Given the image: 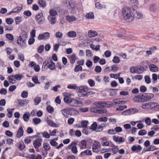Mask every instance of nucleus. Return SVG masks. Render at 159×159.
Masks as SVG:
<instances>
[{"label":"nucleus","mask_w":159,"mask_h":159,"mask_svg":"<svg viewBox=\"0 0 159 159\" xmlns=\"http://www.w3.org/2000/svg\"><path fill=\"white\" fill-rule=\"evenodd\" d=\"M120 61L119 58L117 56H115L113 58L112 61L114 63H118Z\"/></svg>","instance_id":"nucleus-32"},{"label":"nucleus","mask_w":159,"mask_h":159,"mask_svg":"<svg viewBox=\"0 0 159 159\" xmlns=\"http://www.w3.org/2000/svg\"><path fill=\"white\" fill-rule=\"evenodd\" d=\"M135 98H137L139 100V101L140 102L146 101L145 93L139 94L138 95L135 97L133 98V100L134 101H136Z\"/></svg>","instance_id":"nucleus-9"},{"label":"nucleus","mask_w":159,"mask_h":159,"mask_svg":"<svg viewBox=\"0 0 159 159\" xmlns=\"http://www.w3.org/2000/svg\"><path fill=\"white\" fill-rule=\"evenodd\" d=\"M30 114L29 112L25 113L23 116V118L24 120L25 121H27L29 119Z\"/></svg>","instance_id":"nucleus-22"},{"label":"nucleus","mask_w":159,"mask_h":159,"mask_svg":"<svg viewBox=\"0 0 159 159\" xmlns=\"http://www.w3.org/2000/svg\"><path fill=\"white\" fill-rule=\"evenodd\" d=\"M98 108L97 107H92L90 109V111L91 112L97 113Z\"/></svg>","instance_id":"nucleus-55"},{"label":"nucleus","mask_w":159,"mask_h":159,"mask_svg":"<svg viewBox=\"0 0 159 159\" xmlns=\"http://www.w3.org/2000/svg\"><path fill=\"white\" fill-rule=\"evenodd\" d=\"M6 37L11 41H12L13 39V36L10 34H7L6 35Z\"/></svg>","instance_id":"nucleus-44"},{"label":"nucleus","mask_w":159,"mask_h":159,"mask_svg":"<svg viewBox=\"0 0 159 159\" xmlns=\"http://www.w3.org/2000/svg\"><path fill=\"white\" fill-rule=\"evenodd\" d=\"M122 114L124 115H130V111L129 109L127 110L124 111H123L122 113Z\"/></svg>","instance_id":"nucleus-57"},{"label":"nucleus","mask_w":159,"mask_h":159,"mask_svg":"<svg viewBox=\"0 0 159 159\" xmlns=\"http://www.w3.org/2000/svg\"><path fill=\"white\" fill-rule=\"evenodd\" d=\"M27 38V34L25 32L21 34L17 39V43L22 47L25 44L26 39Z\"/></svg>","instance_id":"nucleus-4"},{"label":"nucleus","mask_w":159,"mask_h":159,"mask_svg":"<svg viewBox=\"0 0 159 159\" xmlns=\"http://www.w3.org/2000/svg\"><path fill=\"white\" fill-rule=\"evenodd\" d=\"M71 150L72 152L76 154L78 152L77 147L75 145L72 146Z\"/></svg>","instance_id":"nucleus-45"},{"label":"nucleus","mask_w":159,"mask_h":159,"mask_svg":"<svg viewBox=\"0 0 159 159\" xmlns=\"http://www.w3.org/2000/svg\"><path fill=\"white\" fill-rule=\"evenodd\" d=\"M65 44H61L60 43L55 44L53 46L54 50L56 52L58 51L60 45L64 46Z\"/></svg>","instance_id":"nucleus-41"},{"label":"nucleus","mask_w":159,"mask_h":159,"mask_svg":"<svg viewBox=\"0 0 159 159\" xmlns=\"http://www.w3.org/2000/svg\"><path fill=\"white\" fill-rule=\"evenodd\" d=\"M145 122L148 125H150L151 123V119L149 117H147L145 119Z\"/></svg>","instance_id":"nucleus-64"},{"label":"nucleus","mask_w":159,"mask_h":159,"mask_svg":"<svg viewBox=\"0 0 159 159\" xmlns=\"http://www.w3.org/2000/svg\"><path fill=\"white\" fill-rule=\"evenodd\" d=\"M67 1H66V4L67 6V7L68 8H69L70 9H74V5L73 3L72 2H70L68 1V4L67 5Z\"/></svg>","instance_id":"nucleus-28"},{"label":"nucleus","mask_w":159,"mask_h":159,"mask_svg":"<svg viewBox=\"0 0 159 159\" xmlns=\"http://www.w3.org/2000/svg\"><path fill=\"white\" fill-rule=\"evenodd\" d=\"M102 143L103 146H108L109 145V143L106 139H103L102 141Z\"/></svg>","instance_id":"nucleus-63"},{"label":"nucleus","mask_w":159,"mask_h":159,"mask_svg":"<svg viewBox=\"0 0 159 159\" xmlns=\"http://www.w3.org/2000/svg\"><path fill=\"white\" fill-rule=\"evenodd\" d=\"M147 134V131L144 129L141 130H140L138 133L139 135H145Z\"/></svg>","instance_id":"nucleus-52"},{"label":"nucleus","mask_w":159,"mask_h":159,"mask_svg":"<svg viewBox=\"0 0 159 159\" xmlns=\"http://www.w3.org/2000/svg\"><path fill=\"white\" fill-rule=\"evenodd\" d=\"M29 102L28 100L27 99H23L18 100V104L19 106L23 107L26 105Z\"/></svg>","instance_id":"nucleus-10"},{"label":"nucleus","mask_w":159,"mask_h":159,"mask_svg":"<svg viewBox=\"0 0 159 159\" xmlns=\"http://www.w3.org/2000/svg\"><path fill=\"white\" fill-rule=\"evenodd\" d=\"M23 14L27 16H30L32 14L31 11L29 10L25 11Z\"/></svg>","instance_id":"nucleus-61"},{"label":"nucleus","mask_w":159,"mask_h":159,"mask_svg":"<svg viewBox=\"0 0 159 159\" xmlns=\"http://www.w3.org/2000/svg\"><path fill=\"white\" fill-rule=\"evenodd\" d=\"M145 82L147 84H149L151 81L150 78L149 76L146 75L144 77Z\"/></svg>","instance_id":"nucleus-40"},{"label":"nucleus","mask_w":159,"mask_h":159,"mask_svg":"<svg viewBox=\"0 0 159 159\" xmlns=\"http://www.w3.org/2000/svg\"><path fill=\"white\" fill-rule=\"evenodd\" d=\"M28 93L25 91H23L21 94V97L24 98H26L28 97Z\"/></svg>","instance_id":"nucleus-54"},{"label":"nucleus","mask_w":159,"mask_h":159,"mask_svg":"<svg viewBox=\"0 0 159 159\" xmlns=\"http://www.w3.org/2000/svg\"><path fill=\"white\" fill-rule=\"evenodd\" d=\"M39 3L41 6L43 7L46 6V4L44 0H40Z\"/></svg>","instance_id":"nucleus-49"},{"label":"nucleus","mask_w":159,"mask_h":159,"mask_svg":"<svg viewBox=\"0 0 159 159\" xmlns=\"http://www.w3.org/2000/svg\"><path fill=\"white\" fill-rule=\"evenodd\" d=\"M24 131L22 127H20L18 130L17 133V136L20 138L23 134Z\"/></svg>","instance_id":"nucleus-17"},{"label":"nucleus","mask_w":159,"mask_h":159,"mask_svg":"<svg viewBox=\"0 0 159 159\" xmlns=\"http://www.w3.org/2000/svg\"><path fill=\"white\" fill-rule=\"evenodd\" d=\"M22 17L20 16H18L16 17L15 19L16 24L17 25L19 24L22 21Z\"/></svg>","instance_id":"nucleus-42"},{"label":"nucleus","mask_w":159,"mask_h":159,"mask_svg":"<svg viewBox=\"0 0 159 159\" xmlns=\"http://www.w3.org/2000/svg\"><path fill=\"white\" fill-rule=\"evenodd\" d=\"M56 18V17H52L51 16H48V20L51 24L52 25L55 24L57 22Z\"/></svg>","instance_id":"nucleus-13"},{"label":"nucleus","mask_w":159,"mask_h":159,"mask_svg":"<svg viewBox=\"0 0 159 159\" xmlns=\"http://www.w3.org/2000/svg\"><path fill=\"white\" fill-rule=\"evenodd\" d=\"M100 143L98 142L95 141L92 145V149L93 152V150H96L98 149V147L99 146Z\"/></svg>","instance_id":"nucleus-23"},{"label":"nucleus","mask_w":159,"mask_h":159,"mask_svg":"<svg viewBox=\"0 0 159 159\" xmlns=\"http://www.w3.org/2000/svg\"><path fill=\"white\" fill-rule=\"evenodd\" d=\"M23 9V6L22 5H21V6H18L16 7L13 8L12 10L13 11V12L14 13H19V12L21 10Z\"/></svg>","instance_id":"nucleus-20"},{"label":"nucleus","mask_w":159,"mask_h":159,"mask_svg":"<svg viewBox=\"0 0 159 159\" xmlns=\"http://www.w3.org/2000/svg\"><path fill=\"white\" fill-rule=\"evenodd\" d=\"M88 121L87 120H84L81 121V125L82 127L84 128H88Z\"/></svg>","instance_id":"nucleus-25"},{"label":"nucleus","mask_w":159,"mask_h":159,"mask_svg":"<svg viewBox=\"0 0 159 159\" xmlns=\"http://www.w3.org/2000/svg\"><path fill=\"white\" fill-rule=\"evenodd\" d=\"M61 112L63 114V115L66 117H67V113L68 112L69 114H70L71 115L72 114L71 113H72L73 112H74L75 111V109L73 108H71L70 109H64L62 110H61Z\"/></svg>","instance_id":"nucleus-7"},{"label":"nucleus","mask_w":159,"mask_h":159,"mask_svg":"<svg viewBox=\"0 0 159 159\" xmlns=\"http://www.w3.org/2000/svg\"><path fill=\"white\" fill-rule=\"evenodd\" d=\"M130 2L132 5L134 6H137L139 3V2L137 0H131Z\"/></svg>","instance_id":"nucleus-60"},{"label":"nucleus","mask_w":159,"mask_h":159,"mask_svg":"<svg viewBox=\"0 0 159 159\" xmlns=\"http://www.w3.org/2000/svg\"><path fill=\"white\" fill-rule=\"evenodd\" d=\"M131 11L129 7L124 8L123 9L122 14L124 19L129 22H131L135 16L138 18L142 17V14L139 12H137L136 10L133 11V13L131 12Z\"/></svg>","instance_id":"nucleus-1"},{"label":"nucleus","mask_w":159,"mask_h":159,"mask_svg":"<svg viewBox=\"0 0 159 159\" xmlns=\"http://www.w3.org/2000/svg\"><path fill=\"white\" fill-rule=\"evenodd\" d=\"M47 123L51 126L53 127H57L58 126H57V124L51 120H47Z\"/></svg>","instance_id":"nucleus-31"},{"label":"nucleus","mask_w":159,"mask_h":159,"mask_svg":"<svg viewBox=\"0 0 159 159\" xmlns=\"http://www.w3.org/2000/svg\"><path fill=\"white\" fill-rule=\"evenodd\" d=\"M88 82L91 87H93L95 85V82L92 79H89L88 80Z\"/></svg>","instance_id":"nucleus-46"},{"label":"nucleus","mask_w":159,"mask_h":159,"mask_svg":"<svg viewBox=\"0 0 159 159\" xmlns=\"http://www.w3.org/2000/svg\"><path fill=\"white\" fill-rule=\"evenodd\" d=\"M98 121L100 122H106L107 120V117H101L98 118Z\"/></svg>","instance_id":"nucleus-58"},{"label":"nucleus","mask_w":159,"mask_h":159,"mask_svg":"<svg viewBox=\"0 0 159 159\" xmlns=\"http://www.w3.org/2000/svg\"><path fill=\"white\" fill-rule=\"evenodd\" d=\"M64 100L65 103L72 107L81 106V105L83 104L82 101H78L71 98L66 97L64 98Z\"/></svg>","instance_id":"nucleus-2"},{"label":"nucleus","mask_w":159,"mask_h":159,"mask_svg":"<svg viewBox=\"0 0 159 159\" xmlns=\"http://www.w3.org/2000/svg\"><path fill=\"white\" fill-rule=\"evenodd\" d=\"M50 37L49 34L48 32H46L43 34H39L38 37V39L39 40H47Z\"/></svg>","instance_id":"nucleus-6"},{"label":"nucleus","mask_w":159,"mask_h":159,"mask_svg":"<svg viewBox=\"0 0 159 159\" xmlns=\"http://www.w3.org/2000/svg\"><path fill=\"white\" fill-rule=\"evenodd\" d=\"M102 70V68L99 66H97L95 67V71L97 73H100Z\"/></svg>","instance_id":"nucleus-59"},{"label":"nucleus","mask_w":159,"mask_h":159,"mask_svg":"<svg viewBox=\"0 0 159 159\" xmlns=\"http://www.w3.org/2000/svg\"><path fill=\"white\" fill-rule=\"evenodd\" d=\"M67 88L69 89H75L77 88V86L75 84H69L68 85Z\"/></svg>","instance_id":"nucleus-34"},{"label":"nucleus","mask_w":159,"mask_h":159,"mask_svg":"<svg viewBox=\"0 0 159 159\" xmlns=\"http://www.w3.org/2000/svg\"><path fill=\"white\" fill-rule=\"evenodd\" d=\"M94 105L98 108H102L106 106V103L101 102H95L94 103Z\"/></svg>","instance_id":"nucleus-11"},{"label":"nucleus","mask_w":159,"mask_h":159,"mask_svg":"<svg viewBox=\"0 0 159 159\" xmlns=\"http://www.w3.org/2000/svg\"><path fill=\"white\" fill-rule=\"evenodd\" d=\"M98 35L97 33L95 31L92 30H90L88 32V35L89 37L92 38L93 37H95Z\"/></svg>","instance_id":"nucleus-18"},{"label":"nucleus","mask_w":159,"mask_h":159,"mask_svg":"<svg viewBox=\"0 0 159 159\" xmlns=\"http://www.w3.org/2000/svg\"><path fill=\"white\" fill-rule=\"evenodd\" d=\"M83 153H85L87 155H92L91 151L89 149L86 150L84 152H82L80 154H82Z\"/></svg>","instance_id":"nucleus-47"},{"label":"nucleus","mask_w":159,"mask_h":159,"mask_svg":"<svg viewBox=\"0 0 159 159\" xmlns=\"http://www.w3.org/2000/svg\"><path fill=\"white\" fill-rule=\"evenodd\" d=\"M139 66L140 73H141L144 71H146L148 68L147 66L146 65Z\"/></svg>","instance_id":"nucleus-19"},{"label":"nucleus","mask_w":159,"mask_h":159,"mask_svg":"<svg viewBox=\"0 0 159 159\" xmlns=\"http://www.w3.org/2000/svg\"><path fill=\"white\" fill-rule=\"evenodd\" d=\"M43 147L46 151L49 150L50 149V146L48 143H44L43 144Z\"/></svg>","instance_id":"nucleus-36"},{"label":"nucleus","mask_w":159,"mask_h":159,"mask_svg":"<svg viewBox=\"0 0 159 159\" xmlns=\"http://www.w3.org/2000/svg\"><path fill=\"white\" fill-rule=\"evenodd\" d=\"M92 62L89 60H87L86 63V66L89 68L92 66Z\"/></svg>","instance_id":"nucleus-53"},{"label":"nucleus","mask_w":159,"mask_h":159,"mask_svg":"<svg viewBox=\"0 0 159 159\" xmlns=\"http://www.w3.org/2000/svg\"><path fill=\"white\" fill-rule=\"evenodd\" d=\"M158 79V76L156 74H153L152 75V80H153L154 83Z\"/></svg>","instance_id":"nucleus-62"},{"label":"nucleus","mask_w":159,"mask_h":159,"mask_svg":"<svg viewBox=\"0 0 159 159\" xmlns=\"http://www.w3.org/2000/svg\"><path fill=\"white\" fill-rule=\"evenodd\" d=\"M98 125L96 122H94L91 125L90 129L95 131L97 129Z\"/></svg>","instance_id":"nucleus-29"},{"label":"nucleus","mask_w":159,"mask_h":159,"mask_svg":"<svg viewBox=\"0 0 159 159\" xmlns=\"http://www.w3.org/2000/svg\"><path fill=\"white\" fill-rule=\"evenodd\" d=\"M47 111L49 113H52L54 111L53 107L51 106H48L46 108Z\"/></svg>","instance_id":"nucleus-43"},{"label":"nucleus","mask_w":159,"mask_h":159,"mask_svg":"<svg viewBox=\"0 0 159 159\" xmlns=\"http://www.w3.org/2000/svg\"><path fill=\"white\" fill-rule=\"evenodd\" d=\"M23 75L20 74H16L14 75H10L7 78V80L10 84H15L16 80L19 81L23 78Z\"/></svg>","instance_id":"nucleus-3"},{"label":"nucleus","mask_w":159,"mask_h":159,"mask_svg":"<svg viewBox=\"0 0 159 159\" xmlns=\"http://www.w3.org/2000/svg\"><path fill=\"white\" fill-rule=\"evenodd\" d=\"M62 33L60 31L57 32L55 34L56 37L57 38H61L62 37Z\"/></svg>","instance_id":"nucleus-50"},{"label":"nucleus","mask_w":159,"mask_h":159,"mask_svg":"<svg viewBox=\"0 0 159 159\" xmlns=\"http://www.w3.org/2000/svg\"><path fill=\"white\" fill-rule=\"evenodd\" d=\"M86 17L88 19H93L94 14L93 12H90L86 14Z\"/></svg>","instance_id":"nucleus-35"},{"label":"nucleus","mask_w":159,"mask_h":159,"mask_svg":"<svg viewBox=\"0 0 159 159\" xmlns=\"http://www.w3.org/2000/svg\"><path fill=\"white\" fill-rule=\"evenodd\" d=\"M25 147V146L23 142L20 143L19 144V148L20 150H22Z\"/></svg>","instance_id":"nucleus-48"},{"label":"nucleus","mask_w":159,"mask_h":159,"mask_svg":"<svg viewBox=\"0 0 159 159\" xmlns=\"http://www.w3.org/2000/svg\"><path fill=\"white\" fill-rule=\"evenodd\" d=\"M130 115L135 114L138 112L139 110L136 108H131L129 109Z\"/></svg>","instance_id":"nucleus-38"},{"label":"nucleus","mask_w":159,"mask_h":159,"mask_svg":"<svg viewBox=\"0 0 159 159\" xmlns=\"http://www.w3.org/2000/svg\"><path fill=\"white\" fill-rule=\"evenodd\" d=\"M33 121L35 124H38L40 122L41 120L39 118H35L33 119Z\"/></svg>","instance_id":"nucleus-51"},{"label":"nucleus","mask_w":159,"mask_h":159,"mask_svg":"<svg viewBox=\"0 0 159 159\" xmlns=\"http://www.w3.org/2000/svg\"><path fill=\"white\" fill-rule=\"evenodd\" d=\"M32 80L35 84H40V83L38 81V78L37 76H33L32 78Z\"/></svg>","instance_id":"nucleus-37"},{"label":"nucleus","mask_w":159,"mask_h":159,"mask_svg":"<svg viewBox=\"0 0 159 159\" xmlns=\"http://www.w3.org/2000/svg\"><path fill=\"white\" fill-rule=\"evenodd\" d=\"M48 61L49 63L48 64V68L51 70H54L55 68L54 63L50 60H49Z\"/></svg>","instance_id":"nucleus-16"},{"label":"nucleus","mask_w":159,"mask_h":159,"mask_svg":"<svg viewBox=\"0 0 159 159\" xmlns=\"http://www.w3.org/2000/svg\"><path fill=\"white\" fill-rule=\"evenodd\" d=\"M142 107L143 109H150V103H146V104L142 105Z\"/></svg>","instance_id":"nucleus-56"},{"label":"nucleus","mask_w":159,"mask_h":159,"mask_svg":"<svg viewBox=\"0 0 159 159\" xmlns=\"http://www.w3.org/2000/svg\"><path fill=\"white\" fill-rule=\"evenodd\" d=\"M35 19L39 25H41L44 21V18L42 13H39L35 16Z\"/></svg>","instance_id":"nucleus-5"},{"label":"nucleus","mask_w":159,"mask_h":159,"mask_svg":"<svg viewBox=\"0 0 159 159\" xmlns=\"http://www.w3.org/2000/svg\"><path fill=\"white\" fill-rule=\"evenodd\" d=\"M44 49V45H41L37 48L38 52L39 53H41L43 51Z\"/></svg>","instance_id":"nucleus-33"},{"label":"nucleus","mask_w":159,"mask_h":159,"mask_svg":"<svg viewBox=\"0 0 159 159\" xmlns=\"http://www.w3.org/2000/svg\"><path fill=\"white\" fill-rule=\"evenodd\" d=\"M6 21L7 23L9 25L12 24L14 22L13 19L11 18L6 19Z\"/></svg>","instance_id":"nucleus-39"},{"label":"nucleus","mask_w":159,"mask_h":159,"mask_svg":"<svg viewBox=\"0 0 159 159\" xmlns=\"http://www.w3.org/2000/svg\"><path fill=\"white\" fill-rule=\"evenodd\" d=\"M70 63L73 64L75 62L76 60L75 55V54L72 55L70 58Z\"/></svg>","instance_id":"nucleus-27"},{"label":"nucleus","mask_w":159,"mask_h":159,"mask_svg":"<svg viewBox=\"0 0 159 159\" xmlns=\"http://www.w3.org/2000/svg\"><path fill=\"white\" fill-rule=\"evenodd\" d=\"M67 34L68 36L70 37L74 38L76 36V33L74 31H70Z\"/></svg>","instance_id":"nucleus-30"},{"label":"nucleus","mask_w":159,"mask_h":159,"mask_svg":"<svg viewBox=\"0 0 159 159\" xmlns=\"http://www.w3.org/2000/svg\"><path fill=\"white\" fill-rule=\"evenodd\" d=\"M49 13L50 15L52 17H56V16L57 14V11L53 9H52L49 11Z\"/></svg>","instance_id":"nucleus-21"},{"label":"nucleus","mask_w":159,"mask_h":159,"mask_svg":"<svg viewBox=\"0 0 159 159\" xmlns=\"http://www.w3.org/2000/svg\"><path fill=\"white\" fill-rule=\"evenodd\" d=\"M41 99L40 97H36L34 100V105H38L41 102Z\"/></svg>","instance_id":"nucleus-24"},{"label":"nucleus","mask_w":159,"mask_h":159,"mask_svg":"<svg viewBox=\"0 0 159 159\" xmlns=\"http://www.w3.org/2000/svg\"><path fill=\"white\" fill-rule=\"evenodd\" d=\"M42 141L41 138H38L34 141L33 145L35 149H38L41 145Z\"/></svg>","instance_id":"nucleus-8"},{"label":"nucleus","mask_w":159,"mask_h":159,"mask_svg":"<svg viewBox=\"0 0 159 159\" xmlns=\"http://www.w3.org/2000/svg\"><path fill=\"white\" fill-rule=\"evenodd\" d=\"M142 149V148L140 145H138L137 146L133 145L131 148V150L133 152H139Z\"/></svg>","instance_id":"nucleus-12"},{"label":"nucleus","mask_w":159,"mask_h":159,"mask_svg":"<svg viewBox=\"0 0 159 159\" xmlns=\"http://www.w3.org/2000/svg\"><path fill=\"white\" fill-rule=\"evenodd\" d=\"M149 68L152 72H156L158 70V67L155 65L151 64L149 66Z\"/></svg>","instance_id":"nucleus-14"},{"label":"nucleus","mask_w":159,"mask_h":159,"mask_svg":"<svg viewBox=\"0 0 159 159\" xmlns=\"http://www.w3.org/2000/svg\"><path fill=\"white\" fill-rule=\"evenodd\" d=\"M106 125L104 123L100 125H99L98 127H97V130H96V132H99L103 130V128L104 127L106 126Z\"/></svg>","instance_id":"nucleus-26"},{"label":"nucleus","mask_w":159,"mask_h":159,"mask_svg":"<svg viewBox=\"0 0 159 159\" xmlns=\"http://www.w3.org/2000/svg\"><path fill=\"white\" fill-rule=\"evenodd\" d=\"M66 20L69 22H71L75 21L76 20V18L74 16H67L66 17Z\"/></svg>","instance_id":"nucleus-15"}]
</instances>
